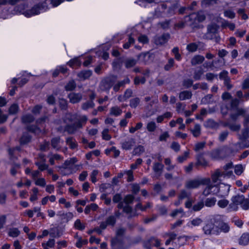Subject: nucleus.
Here are the masks:
<instances>
[{
    "label": "nucleus",
    "instance_id": "obj_1",
    "mask_svg": "<svg viewBox=\"0 0 249 249\" xmlns=\"http://www.w3.org/2000/svg\"><path fill=\"white\" fill-rule=\"evenodd\" d=\"M231 200L232 202L229 204L228 208L229 212L237 211L238 209V205H240L241 207L244 210H247L249 209V199L245 198L243 195L233 196Z\"/></svg>",
    "mask_w": 249,
    "mask_h": 249
},
{
    "label": "nucleus",
    "instance_id": "obj_2",
    "mask_svg": "<svg viewBox=\"0 0 249 249\" xmlns=\"http://www.w3.org/2000/svg\"><path fill=\"white\" fill-rule=\"evenodd\" d=\"M232 168V163L229 162L224 166L222 169L216 170L212 176L213 181L215 183L222 178H230L233 176Z\"/></svg>",
    "mask_w": 249,
    "mask_h": 249
},
{
    "label": "nucleus",
    "instance_id": "obj_3",
    "mask_svg": "<svg viewBox=\"0 0 249 249\" xmlns=\"http://www.w3.org/2000/svg\"><path fill=\"white\" fill-rule=\"evenodd\" d=\"M203 231L206 235H219V230L217 228L216 216L211 219L203 227Z\"/></svg>",
    "mask_w": 249,
    "mask_h": 249
},
{
    "label": "nucleus",
    "instance_id": "obj_4",
    "mask_svg": "<svg viewBox=\"0 0 249 249\" xmlns=\"http://www.w3.org/2000/svg\"><path fill=\"white\" fill-rule=\"evenodd\" d=\"M210 183V179L203 178L200 179H195L187 181L185 185V188L188 189H194L197 188L201 185L209 184Z\"/></svg>",
    "mask_w": 249,
    "mask_h": 249
},
{
    "label": "nucleus",
    "instance_id": "obj_5",
    "mask_svg": "<svg viewBox=\"0 0 249 249\" xmlns=\"http://www.w3.org/2000/svg\"><path fill=\"white\" fill-rule=\"evenodd\" d=\"M47 9L46 3L38 4L33 7L31 10L25 11L23 14L25 17L29 18L45 11Z\"/></svg>",
    "mask_w": 249,
    "mask_h": 249
},
{
    "label": "nucleus",
    "instance_id": "obj_6",
    "mask_svg": "<svg viewBox=\"0 0 249 249\" xmlns=\"http://www.w3.org/2000/svg\"><path fill=\"white\" fill-rule=\"evenodd\" d=\"M188 18L190 21L189 25L193 28L197 27L198 23L205 19V16L204 15L198 13H192L188 16Z\"/></svg>",
    "mask_w": 249,
    "mask_h": 249
},
{
    "label": "nucleus",
    "instance_id": "obj_7",
    "mask_svg": "<svg viewBox=\"0 0 249 249\" xmlns=\"http://www.w3.org/2000/svg\"><path fill=\"white\" fill-rule=\"evenodd\" d=\"M116 77L114 76H111L106 77L103 79L99 85V89L101 91H107L109 92V89L112 87Z\"/></svg>",
    "mask_w": 249,
    "mask_h": 249
},
{
    "label": "nucleus",
    "instance_id": "obj_8",
    "mask_svg": "<svg viewBox=\"0 0 249 249\" xmlns=\"http://www.w3.org/2000/svg\"><path fill=\"white\" fill-rule=\"evenodd\" d=\"M230 186L224 183H220L218 186H215L213 194L219 197H225L229 194Z\"/></svg>",
    "mask_w": 249,
    "mask_h": 249
},
{
    "label": "nucleus",
    "instance_id": "obj_9",
    "mask_svg": "<svg viewBox=\"0 0 249 249\" xmlns=\"http://www.w3.org/2000/svg\"><path fill=\"white\" fill-rule=\"evenodd\" d=\"M125 229L124 228H120L116 231V237L111 239V245L113 247L117 246L118 248L122 245V240L121 237L124 234Z\"/></svg>",
    "mask_w": 249,
    "mask_h": 249
},
{
    "label": "nucleus",
    "instance_id": "obj_10",
    "mask_svg": "<svg viewBox=\"0 0 249 249\" xmlns=\"http://www.w3.org/2000/svg\"><path fill=\"white\" fill-rule=\"evenodd\" d=\"M217 228L219 231V235L221 232L227 233L229 231L230 228L228 224L224 222L220 216H216Z\"/></svg>",
    "mask_w": 249,
    "mask_h": 249
},
{
    "label": "nucleus",
    "instance_id": "obj_11",
    "mask_svg": "<svg viewBox=\"0 0 249 249\" xmlns=\"http://www.w3.org/2000/svg\"><path fill=\"white\" fill-rule=\"evenodd\" d=\"M143 245L146 249H151L153 247H158L160 246V241L154 237H151L143 242Z\"/></svg>",
    "mask_w": 249,
    "mask_h": 249
},
{
    "label": "nucleus",
    "instance_id": "obj_12",
    "mask_svg": "<svg viewBox=\"0 0 249 249\" xmlns=\"http://www.w3.org/2000/svg\"><path fill=\"white\" fill-rule=\"evenodd\" d=\"M136 143L135 140L132 137H127L121 142V147L125 150H130L132 149Z\"/></svg>",
    "mask_w": 249,
    "mask_h": 249
},
{
    "label": "nucleus",
    "instance_id": "obj_13",
    "mask_svg": "<svg viewBox=\"0 0 249 249\" xmlns=\"http://www.w3.org/2000/svg\"><path fill=\"white\" fill-rule=\"evenodd\" d=\"M116 223V219L115 216L113 215L108 216L105 221H103L100 223V228L102 230H105L107 226L114 227Z\"/></svg>",
    "mask_w": 249,
    "mask_h": 249
},
{
    "label": "nucleus",
    "instance_id": "obj_14",
    "mask_svg": "<svg viewBox=\"0 0 249 249\" xmlns=\"http://www.w3.org/2000/svg\"><path fill=\"white\" fill-rule=\"evenodd\" d=\"M77 161V159L73 157L70 160H66L62 166L65 167V168H67L68 170H71L76 172L79 167L78 165L74 164Z\"/></svg>",
    "mask_w": 249,
    "mask_h": 249
},
{
    "label": "nucleus",
    "instance_id": "obj_15",
    "mask_svg": "<svg viewBox=\"0 0 249 249\" xmlns=\"http://www.w3.org/2000/svg\"><path fill=\"white\" fill-rule=\"evenodd\" d=\"M170 37L169 34H163L161 36H156L154 38V43L157 45H161L167 42Z\"/></svg>",
    "mask_w": 249,
    "mask_h": 249
},
{
    "label": "nucleus",
    "instance_id": "obj_16",
    "mask_svg": "<svg viewBox=\"0 0 249 249\" xmlns=\"http://www.w3.org/2000/svg\"><path fill=\"white\" fill-rule=\"evenodd\" d=\"M81 128V125L80 123H73L66 125L64 127V131L69 134H74L77 130Z\"/></svg>",
    "mask_w": 249,
    "mask_h": 249
},
{
    "label": "nucleus",
    "instance_id": "obj_17",
    "mask_svg": "<svg viewBox=\"0 0 249 249\" xmlns=\"http://www.w3.org/2000/svg\"><path fill=\"white\" fill-rule=\"evenodd\" d=\"M241 142H238L232 144L233 151L237 152L240 149L249 147V141L246 140L241 141Z\"/></svg>",
    "mask_w": 249,
    "mask_h": 249
},
{
    "label": "nucleus",
    "instance_id": "obj_18",
    "mask_svg": "<svg viewBox=\"0 0 249 249\" xmlns=\"http://www.w3.org/2000/svg\"><path fill=\"white\" fill-rule=\"evenodd\" d=\"M68 97L71 103L75 104L82 100V95L80 93L72 92L69 94Z\"/></svg>",
    "mask_w": 249,
    "mask_h": 249
},
{
    "label": "nucleus",
    "instance_id": "obj_19",
    "mask_svg": "<svg viewBox=\"0 0 249 249\" xmlns=\"http://www.w3.org/2000/svg\"><path fill=\"white\" fill-rule=\"evenodd\" d=\"M203 222V220L198 217H195L191 219L187 223V226L190 228H193L195 227H197L201 225Z\"/></svg>",
    "mask_w": 249,
    "mask_h": 249
},
{
    "label": "nucleus",
    "instance_id": "obj_20",
    "mask_svg": "<svg viewBox=\"0 0 249 249\" xmlns=\"http://www.w3.org/2000/svg\"><path fill=\"white\" fill-rule=\"evenodd\" d=\"M92 72L91 70H83L77 74L78 77L81 80H84L89 78L92 75Z\"/></svg>",
    "mask_w": 249,
    "mask_h": 249
},
{
    "label": "nucleus",
    "instance_id": "obj_21",
    "mask_svg": "<svg viewBox=\"0 0 249 249\" xmlns=\"http://www.w3.org/2000/svg\"><path fill=\"white\" fill-rule=\"evenodd\" d=\"M66 143L71 149H74L78 146L76 140L72 137H67L66 139Z\"/></svg>",
    "mask_w": 249,
    "mask_h": 249
},
{
    "label": "nucleus",
    "instance_id": "obj_22",
    "mask_svg": "<svg viewBox=\"0 0 249 249\" xmlns=\"http://www.w3.org/2000/svg\"><path fill=\"white\" fill-rule=\"evenodd\" d=\"M130 79L128 77H126L123 80L119 81L117 84L114 85L113 90L117 92L120 88L122 87H124L126 84H129L130 83Z\"/></svg>",
    "mask_w": 249,
    "mask_h": 249
},
{
    "label": "nucleus",
    "instance_id": "obj_23",
    "mask_svg": "<svg viewBox=\"0 0 249 249\" xmlns=\"http://www.w3.org/2000/svg\"><path fill=\"white\" fill-rule=\"evenodd\" d=\"M40 157L41 160L40 161L36 162L35 164L38 166L40 171H43L48 169V165L45 163V160L44 158V156L40 155Z\"/></svg>",
    "mask_w": 249,
    "mask_h": 249
},
{
    "label": "nucleus",
    "instance_id": "obj_24",
    "mask_svg": "<svg viewBox=\"0 0 249 249\" xmlns=\"http://www.w3.org/2000/svg\"><path fill=\"white\" fill-rule=\"evenodd\" d=\"M192 93L190 91L184 90L179 94V99L181 101L190 99L192 98Z\"/></svg>",
    "mask_w": 249,
    "mask_h": 249
},
{
    "label": "nucleus",
    "instance_id": "obj_25",
    "mask_svg": "<svg viewBox=\"0 0 249 249\" xmlns=\"http://www.w3.org/2000/svg\"><path fill=\"white\" fill-rule=\"evenodd\" d=\"M244 128L242 130L241 134L239 135V139L241 141L247 140L249 137V126L248 125H244Z\"/></svg>",
    "mask_w": 249,
    "mask_h": 249
},
{
    "label": "nucleus",
    "instance_id": "obj_26",
    "mask_svg": "<svg viewBox=\"0 0 249 249\" xmlns=\"http://www.w3.org/2000/svg\"><path fill=\"white\" fill-rule=\"evenodd\" d=\"M235 111H236L235 113H231L230 115L231 120L233 121H236L240 115L244 116L246 113V111L244 109H238L237 110Z\"/></svg>",
    "mask_w": 249,
    "mask_h": 249
},
{
    "label": "nucleus",
    "instance_id": "obj_27",
    "mask_svg": "<svg viewBox=\"0 0 249 249\" xmlns=\"http://www.w3.org/2000/svg\"><path fill=\"white\" fill-rule=\"evenodd\" d=\"M204 126L207 128L216 129L218 127L219 124L213 119H208L204 123Z\"/></svg>",
    "mask_w": 249,
    "mask_h": 249
},
{
    "label": "nucleus",
    "instance_id": "obj_28",
    "mask_svg": "<svg viewBox=\"0 0 249 249\" xmlns=\"http://www.w3.org/2000/svg\"><path fill=\"white\" fill-rule=\"evenodd\" d=\"M239 243L241 245H247L249 243V233H243L239 239Z\"/></svg>",
    "mask_w": 249,
    "mask_h": 249
},
{
    "label": "nucleus",
    "instance_id": "obj_29",
    "mask_svg": "<svg viewBox=\"0 0 249 249\" xmlns=\"http://www.w3.org/2000/svg\"><path fill=\"white\" fill-rule=\"evenodd\" d=\"M196 164L201 165L202 166H206L208 165L207 161L204 158L202 154H198L196 157Z\"/></svg>",
    "mask_w": 249,
    "mask_h": 249
},
{
    "label": "nucleus",
    "instance_id": "obj_30",
    "mask_svg": "<svg viewBox=\"0 0 249 249\" xmlns=\"http://www.w3.org/2000/svg\"><path fill=\"white\" fill-rule=\"evenodd\" d=\"M239 100L236 98L232 99L229 109L231 110H237L238 109H242L239 108Z\"/></svg>",
    "mask_w": 249,
    "mask_h": 249
},
{
    "label": "nucleus",
    "instance_id": "obj_31",
    "mask_svg": "<svg viewBox=\"0 0 249 249\" xmlns=\"http://www.w3.org/2000/svg\"><path fill=\"white\" fill-rule=\"evenodd\" d=\"M60 140V138L59 137L53 138L51 140V145L52 147L56 150H60L61 148V146L59 145Z\"/></svg>",
    "mask_w": 249,
    "mask_h": 249
},
{
    "label": "nucleus",
    "instance_id": "obj_32",
    "mask_svg": "<svg viewBox=\"0 0 249 249\" xmlns=\"http://www.w3.org/2000/svg\"><path fill=\"white\" fill-rule=\"evenodd\" d=\"M191 132L195 137L199 136L201 134V126L199 124H196L194 128L190 129Z\"/></svg>",
    "mask_w": 249,
    "mask_h": 249
},
{
    "label": "nucleus",
    "instance_id": "obj_33",
    "mask_svg": "<svg viewBox=\"0 0 249 249\" xmlns=\"http://www.w3.org/2000/svg\"><path fill=\"white\" fill-rule=\"evenodd\" d=\"M204 60V57L203 56L199 55H196L192 59L191 63L192 65H196L201 64Z\"/></svg>",
    "mask_w": 249,
    "mask_h": 249
},
{
    "label": "nucleus",
    "instance_id": "obj_34",
    "mask_svg": "<svg viewBox=\"0 0 249 249\" xmlns=\"http://www.w3.org/2000/svg\"><path fill=\"white\" fill-rule=\"evenodd\" d=\"M32 137L28 133H24L20 138V142L21 144L28 143L31 140Z\"/></svg>",
    "mask_w": 249,
    "mask_h": 249
},
{
    "label": "nucleus",
    "instance_id": "obj_35",
    "mask_svg": "<svg viewBox=\"0 0 249 249\" xmlns=\"http://www.w3.org/2000/svg\"><path fill=\"white\" fill-rule=\"evenodd\" d=\"M49 235L52 238H59L62 235V233L59 229L52 228L51 229Z\"/></svg>",
    "mask_w": 249,
    "mask_h": 249
},
{
    "label": "nucleus",
    "instance_id": "obj_36",
    "mask_svg": "<svg viewBox=\"0 0 249 249\" xmlns=\"http://www.w3.org/2000/svg\"><path fill=\"white\" fill-rule=\"evenodd\" d=\"M122 113V109L118 107H112L110 109V114L115 116H118Z\"/></svg>",
    "mask_w": 249,
    "mask_h": 249
},
{
    "label": "nucleus",
    "instance_id": "obj_37",
    "mask_svg": "<svg viewBox=\"0 0 249 249\" xmlns=\"http://www.w3.org/2000/svg\"><path fill=\"white\" fill-rule=\"evenodd\" d=\"M137 60L133 58L127 59L124 62L125 67L127 69L132 68L137 64Z\"/></svg>",
    "mask_w": 249,
    "mask_h": 249
},
{
    "label": "nucleus",
    "instance_id": "obj_38",
    "mask_svg": "<svg viewBox=\"0 0 249 249\" xmlns=\"http://www.w3.org/2000/svg\"><path fill=\"white\" fill-rule=\"evenodd\" d=\"M207 185L208 186L203 192V195L205 196H207L211 194H213V190H215V185H210L209 184Z\"/></svg>",
    "mask_w": 249,
    "mask_h": 249
},
{
    "label": "nucleus",
    "instance_id": "obj_39",
    "mask_svg": "<svg viewBox=\"0 0 249 249\" xmlns=\"http://www.w3.org/2000/svg\"><path fill=\"white\" fill-rule=\"evenodd\" d=\"M216 202V198L214 197L207 198L205 200V205L208 207H212L215 205Z\"/></svg>",
    "mask_w": 249,
    "mask_h": 249
},
{
    "label": "nucleus",
    "instance_id": "obj_40",
    "mask_svg": "<svg viewBox=\"0 0 249 249\" xmlns=\"http://www.w3.org/2000/svg\"><path fill=\"white\" fill-rule=\"evenodd\" d=\"M168 236L170 240H171L172 241H174L177 238H178V241L182 239H184L185 241L187 240V237L186 236H179L177 237V234H176L174 232H169V233L168 234Z\"/></svg>",
    "mask_w": 249,
    "mask_h": 249
},
{
    "label": "nucleus",
    "instance_id": "obj_41",
    "mask_svg": "<svg viewBox=\"0 0 249 249\" xmlns=\"http://www.w3.org/2000/svg\"><path fill=\"white\" fill-rule=\"evenodd\" d=\"M20 231L16 228H12L9 229L8 235L12 237H17L20 234Z\"/></svg>",
    "mask_w": 249,
    "mask_h": 249
},
{
    "label": "nucleus",
    "instance_id": "obj_42",
    "mask_svg": "<svg viewBox=\"0 0 249 249\" xmlns=\"http://www.w3.org/2000/svg\"><path fill=\"white\" fill-rule=\"evenodd\" d=\"M191 196V193L185 190H181L180 194L178 195V198L179 200H182L185 198H189Z\"/></svg>",
    "mask_w": 249,
    "mask_h": 249
},
{
    "label": "nucleus",
    "instance_id": "obj_43",
    "mask_svg": "<svg viewBox=\"0 0 249 249\" xmlns=\"http://www.w3.org/2000/svg\"><path fill=\"white\" fill-rule=\"evenodd\" d=\"M163 167L164 165L161 163L155 162L153 165V169L156 173H160V174Z\"/></svg>",
    "mask_w": 249,
    "mask_h": 249
},
{
    "label": "nucleus",
    "instance_id": "obj_44",
    "mask_svg": "<svg viewBox=\"0 0 249 249\" xmlns=\"http://www.w3.org/2000/svg\"><path fill=\"white\" fill-rule=\"evenodd\" d=\"M76 86V84L75 82L73 80L70 81L67 85L65 86V89L67 91H71L73 90Z\"/></svg>",
    "mask_w": 249,
    "mask_h": 249
},
{
    "label": "nucleus",
    "instance_id": "obj_45",
    "mask_svg": "<svg viewBox=\"0 0 249 249\" xmlns=\"http://www.w3.org/2000/svg\"><path fill=\"white\" fill-rule=\"evenodd\" d=\"M68 64L71 67L75 66L79 67L81 64V62L78 57L74 58L68 62Z\"/></svg>",
    "mask_w": 249,
    "mask_h": 249
},
{
    "label": "nucleus",
    "instance_id": "obj_46",
    "mask_svg": "<svg viewBox=\"0 0 249 249\" xmlns=\"http://www.w3.org/2000/svg\"><path fill=\"white\" fill-rule=\"evenodd\" d=\"M34 117L31 114H26L22 117L21 120L23 123H30L34 121Z\"/></svg>",
    "mask_w": 249,
    "mask_h": 249
},
{
    "label": "nucleus",
    "instance_id": "obj_47",
    "mask_svg": "<svg viewBox=\"0 0 249 249\" xmlns=\"http://www.w3.org/2000/svg\"><path fill=\"white\" fill-rule=\"evenodd\" d=\"M221 151L220 149H214L210 153V157L213 159L217 160L221 158L220 154Z\"/></svg>",
    "mask_w": 249,
    "mask_h": 249
},
{
    "label": "nucleus",
    "instance_id": "obj_48",
    "mask_svg": "<svg viewBox=\"0 0 249 249\" xmlns=\"http://www.w3.org/2000/svg\"><path fill=\"white\" fill-rule=\"evenodd\" d=\"M95 106V104L93 101H89L82 105V109L87 110L90 108H93Z\"/></svg>",
    "mask_w": 249,
    "mask_h": 249
},
{
    "label": "nucleus",
    "instance_id": "obj_49",
    "mask_svg": "<svg viewBox=\"0 0 249 249\" xmlns=\"http://www.w3.org/2000/svg\"><path fill=\"white\" fill-rule=\"evenodd\" d=\"M59 170L60 173L63 176H67L75 172V171L68 170L67 168H65L63 166L59 167Z\"/></svg>",
    "mask_w": 249,
    "mask_h": 249
},
{
    "label": "nucleus",
    "instance_id": "obj_50",
    "mask_svg": "<svg viewBox=\"0 0 249 249\" xmlns=\"http://www.w3.org/2000/svg\"><path fill=\"white\" fill-rule=\"evenodd\" d=\"M62 159L61 155L56 154L52 155L49 159V162L51 165H53L55 163V160H59Z\"/></svg>",
    "mask_w": 249,
    "mask_h": 249
},
{
    "label": "nucleus",
    "instance_id": "obj_51",
    "mask_svg": "<svg viewBox=\"0 0 249 249\" xmlns=\"http://www.w3.org/2000/svg\"><path fill=\"white\" fill-rule=\"evenodd\" d=\"M27 130L31 132L37 134L40 132L41 130L35 125H29L26 127Z\"/></svg>",
    "mask_w": 249,
    "mask_h": 249
},
{
    "label": "nucleus",
    "instance_id": "obj_52",
    "mask_svg": "<svg viewBox=\"0 0 249 249\" xmlns=\"http://www.w3.org/2000/svg\"><path fill=\"white\" fill-rule=\"evenodd\" d=\"M203 74V71L201 68L198 70H196L194 72V78L195 80H199L201 79L202 75Z\"/></svg>",
    "mask_w": 249,
    "mask_h": 249
},
{
    "label": "nucleus",
    "instance_id": "obj_53",
    "mask_svg": "<svg viewBox=\"0 0 249 249\" xmlns=\"http://www.w3.org/2000/svg\"><path fill=\"white\" fill-rule=\"evenodd\" d=\"M140 103V99L138 97H136L133 99H131L130 100L129 106L132 108H136L139 105Z\"/></svg>",
    "mask_w": 249,
    "mask_h": 249
},
{
    "label": "nucleus",
    "instance_id": "obj_54",
    "mask_svg": "<svg viewBox=\"0 0 249 249\" xmlns=\"http://www.w3.org/2000/svg\"><path fill=\"white\" fill-rule=\"evenodd\" d=\"M74 226L75 229L80 231H83L85 228V224L81 223L80 219H77L74 222Z\"/></svg>",
    "mask_w": 249,
    "mask_h": 249
},
{
    "label": "nucleus",
    "instance_id": "obj_55",
    "mask_svg": "<svg viewBox=\"0 0 249 249\" xmlns=\"http://www.w3.org/2000/svg\"><path fill=\"white\" fill-rule=\"evenodd\" d=\"M157 128V125L155 122L153 121H151L148 122L146 125V128L147 130L150 132H152L155 131Z\"/></svg>",
    "mask_w": 249,
    "mask_h": 249
},
{
    "label": "nucleus",
    "instance_id": "obj_56",
    "mask_svg": "<svg viewBox=\"0 0 249 249\" xmlns=\"http://www.w3.org/2000/svg\"><path fill=\"white\" fill-rule=\"evenodd\" d=\"M19 110V107L17 104H13L12 105L9 109V113L10 114H16Z\"/></svg>",
    "mask_w": 249,
    "mask_h": 249
},
{
    "label": "nucleus",
    "instance_id": "obj_57",
    "mask_svg": "<svg viewBox=\"0 0 249 249\" xmlns=\"http://www.w3.org/2000/svg\"><path fill=\"white\" fill-rule=\"evenodd\" d=\"M229 134V132L227 130L221 132L219 135L218 140L221 142H224L227 138Z\"/></svg>",
    "mask_w": 249,
    "mask_h": 249
},
{
    "label": "nucleus",
    "instance_id": "obj_58",
    "mask_svg": "<svg viewBox=\"0 0 249 249\" xmlns=\"http://www.w3.org/2000/svg\"><path fill=\"white\" fill-rule=\"evenodd\" d=\"M198 48V45L196 43H191L187 45L186 49L190 52H195Z\"/></svg>",
    "mask_w": 249,
    "mask_h": 249
},
{
    "label": "nucleus",
    "instance_id": "obj_59",
    "mask_svg": "<svg viewBox=\"0 0 249 249\" xmlns=\"http://www.w3.org/2000/svg\"><path fill=\"white\" fill-rule=\"evenodd\" d=\"M204 206V202L203 201H199L194 204L193 206V210L195 212H197L201 210Z\"/></svg>",
    "mask_w": 249,
    "mask_h": 249
},
{
    "label": "nucleus",
    "instance_id": "obj_60",
    "mask_svg": "<svg viewBox=\"0 0 249 249\" xmlns=\"http://www.w3.org/2000/svg\"><path fill=\"white\" fill-rule=\"evenodd\" d=\"M193 80L190 78L184 79L182 81V86L185 88H189L192 86Z\"/></svg>",
    "mask_w": 249,
    "mask_h": 249
},
{
    "label": "nucleus",
    "instance_id": "obj_61",
    "mask_svg": "<svg viewBox=\"0 0 249 249\" xmlns=\"http://www.w3.org/2000/svg\"><path fill=\"white\" fill-rule=\"evenodd\" d=\"M245 167L242 164H237L234 167V172L237 175H240L244 171Z\"/></svg>",
    "mask_w": 249,
    "mask_h": 249
},
{
    "label": "nucleus",
    "instance_id": "obj_62",
    "mask_svg": "<svg viewBox=\"0 0 249 249\" xmlns=\"http://www.w3.org/2000/svg\"><path fill=\"white\" fill-rule=\"evenodd\" d=\"M138 41L143 44H147L149 42V39L148 37L144 35H141L138 38Z\"/></svg>",
    "mask_w": 249,
    "mask_h": 249
},
{
    "label": "nucleus",
    "instance_id": "obj_63",
    "mask_svg": "<svg viewBox=\"0 0 249 249\" xmlns=\"http://www.w3.org/2000/svg\"><path fill=\"white\" fill-rule=\"evenodd\" d=\"M212 99L213 95L209 94H207L204 97H203L201 100V102L202 103L205 104H210L211 102H212Z\"/></svg>",
    "mask_w": 249,
    "mask_h": 249
},
{
    "label": "nucleus",
    "instance_id": "obj_64",
    "mask_svg": "<svg viewBox=\"0 0 249 249\" xmlns=\"http://www.w3.org/2000/svg\"><path fill=\"white\" fill-rule=\"evenodd\" d=\"M174 60L171 58L168 60V63L164 66V69L165 71H169L174 65Z\"/></svg>",
    "mask_w": 249,
    "mask_h": 249
}]
</instances>
